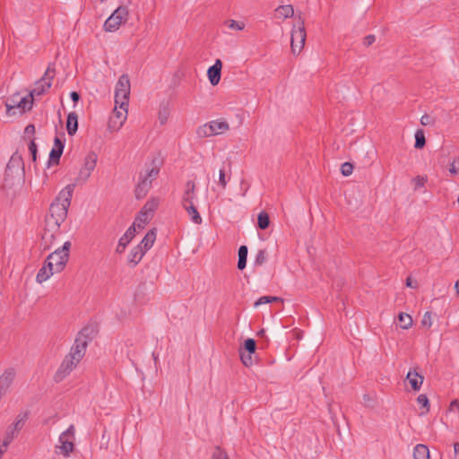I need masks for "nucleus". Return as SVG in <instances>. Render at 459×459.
Segmentation results:
<instances>
[{
    "label": "nucleus",
    "instance_id": "nucleus-33",
    "mask_svg": "<svg viewBox=\"0 0 459 459\" xmlns=\"http://www.w3.org/2000/svg\"><path fill=\"white\" fill-rule=\"evenodd\" d=\"M225 25L230 29V30H243L246 27V24L244 22H241V21H235V20H232V19H230V20H227L225 22Z\"/></svg>",
    "mask_w": 459,
    "mask_h": 459
},
{
    "label": "nucleus",
    "instance_id": "nucleus-30",
    "mask_svg": "<svg viewBox=\"0 0 459 459\" xmlns=\"http://www.w3.org/2000/svg\"><path fill=\"white\" fill-rule=\"evenodd\" d=\"M398 321L401 328L407 330L412 326L413 320L411 315L407 313H400L398 315Z\"/></svg>",
    "mask_w": 459,
    "mask_h": 459
},
{
    "label": "nucleus",
    "instance_id": "nucleus-60",
    "mask_svg": "<svg viewBox=\"0 0 459 459\" xmlns=\"http://www.w3.org/2000/svg\"><path fill=\"white\" fill-rule=\"evenodd\" d=\"M70 96L74 102H77L79 100L80 96L76 91H72Z\"/></svg>",
    "mask_w": 459,
    "mask_h": 459
},
{
    "label": "nucleus",
    "instance_id": "nucleus-47",
    "mask_svg": "<svg viewBox=\"0 0 459 459\" xmlns=\"http://www.w3.org/2000/svg\"><path fill=\"white\" fill-rule=\"evenodd\" d=\"M26 416H19L16 421L14 422V430H19L22 428L23 423L25 421Z\"/></svg>",
    "mask_w": 459,
    "mask_h": 459
},
{
    "label": "nucleus",
    "instance_id": "nucleus-5",
    "mask_svg": "<svg viewBox=\"0 0 459 459\" xmlns=\"http://www.w3.org/2000/svg\"><path fill=\"white\" fill-rule=\"evenodd\" d=\"M128 114V107L115 104L112 115L109 117L108 127L110 132H117L125 124Z\"/></svg>",
    "mask_w": 459,
    "mask_h": 459
},
{
    "label": "nucleus",
    "instance_id": "nucleus-1",
    "mask_svg": "<svg viewBox=\"0 0 459 459\" xmlns=\"http://www.w3.org/2000/svg\"><path fill=\"white\" fill-rule=\"evenodd\" d=\"M130 92L131 84L129 76L127 74H122L115 87V104H117V106L128 107Z\"/></svg>",
    "mask_w": 459,
    "mask_h": 459
},
{
    "label": "nucleus",
    "instance_id": "nucleus-63",
    "mask_svg": "<svg viewBox=\"0 0 459 459\" xmlns=\"http://www.w3.org/2000/svg\"><path fill=\"white\" fill-rule=\"evenodd\" d=\"M457 203H458V204H459V196L457 197Z\"/></svg>",
    "mask_w": 459,
    "mask_h": 459
},
{
    "label": "nucleus",
    "instance_id": "nucleus-7",
    "mask_svg": "<svg viewBox=\"0 0 459 459\" xmlns=\"http://www.w3.org/2000/svg\"><path fill=\"white\" fill-rule=\"evenodd\" d=\"M307 39V32L305 30L304 22L298 29H293L291 31L290 48L293 55H299L304 48Z\"/></svg>",
    "mask_w": 459,
    "mask_h": 459
},
{
    "label": "nucleus",
    "instance_id": "nucleus-11",
    "mask_svg": "<svg viewBox=\"0 0 459 459\" xmlns=\"http://www.w3.org/2000/svg\"><path fill=\"white\" fill-rule=\"evenodd\" d=\"M53 73L49 68L47 69L44 76L36 82L30 92V98H33L34 95L39 96L49 90L54 77Z\"/></svg>",
    "mask_w": 459,
    "mask_h": 459
},
{
    "label": "nucleus",
    "instance_id": "nucleus-40",
    "mask_svg": "<svg viewBox=\"0 0 459 459\" xmlns=\"http://www.w3.org/2000/svg\"><path fill=\"white\" fill-rule=\"evenodd\" d=\"M428 178L426 176H417L412 179L415 188H420L424 186Z\"/></svg>",
    "mask_w": 459,
    "mask_h": 459
},
{
    "label": "nucleus",
    "instance_id": "nucleus-22",
    "mask_svg": "<svg viewBox=\"0 0 459 459\" xmlns=\"http://www.w3.org/2000/svg\"><path fill=\"white\" fill-rule=\"evenodd\" d=\"M145 253L146 252L139 245H137L130 251L128 255V263L133 265L138 264Z\"/></svg>",
    "mask_w": 459,
    "mask_h": 459
},
{
    "label": "nucleus",
    "instance_id": "nucleus-58",
    "mask_svg": "<svg viewBox=\"0 0 459 459\" xmlns=\"http://www.w3.org/2000/svg\"><path fill=\"white\" fill-rule=\"evenodd\" d=\"M454 454L455 459H459V443L454 444Z\"/></svg>",
    "mask_w": 459,
    "mask_h": 459
},
{
    "label": "nucleus",
    "instance_id": "nucleus-38",
    "mask_svg": "<svg viewBox=\"0 0 459 459\" xmlns=\"http://www.w3.org/2000/svg\"><path fill=\"white\" fill-rule=\"evenodd\" d=\"M422 326L429 329L432 325V314L429 311H427L424 313L422 320H421Z\"/></svg>",
    "mask_w": 459,
    "mask_h": 459
},
{
    "label": "nucleus",
    "instance_id": "nucleus-43",
    "mask_svg": "<svg viewBox=\"0 0 459 459\" xmlns=\"http://www.w3.org/2000/svg\"><path fill=\"white\" fill-rule=\"evenodd\" d=\"M256 344L255 340L247 339L245 341V349L248 351V353H254L255 351Z\"/></svg>",
    "mask_w": 459,
    "mask_h": 459
},
{
    "label": "nucleus",
    "instance_id": "nucleus-59",
    "mask_svg": "<svg viewBox=\"0 0 459 459\" xmlns=\"http://www.w3.org/2000/svg\"><path fill=\"white\" fill-rule=\"evenodd\" d=\"M246 264H247V261L246 260H238V268L239 270H243L245 267H246Z\"/></svg>",
    "mask_w": 459,
    "mask_h": 459
},
{
    "label": "nucleus",
    "instance_id": "nucleus-56",
    "mask_svg": "<svg viewBox=\"0 0 459 459\" xmlns=\"http://www.w3.org/2000/svg\"><path fill=\"white\" fill-rule=\"evenodd\" d=\"M44 264L47 265V267H48V268L52 269V271H53V272H55V273H61L60 271H56V270H55V265H54V264H55V263H54V262H53V263H51V260L49 261L48 257L46 258V260H45Z\"/></svg>",
    "mask_w": 459,
    "mask_h": 459
},
{
    "label": "nucleus",
    "instance_id": "nucleus-29",
    "mask_svg": "<svg viewBox=\"0 0 459 459\" xmlns=\"http://www.w3.org/2000/svg\"><path fill=\"white\" fill-rule=\"evenodd\" d=\"M414 459H429V450L425 445L419 444L415 446L413 452Z\"/></svg>",
    "mask_w": 459,
    "mask_h": 459
},
{
    "label": "nucleus",
    "instance_id": "nucleus-41",
    "mask_svg": "<svg viewBox=\"0 0 459 459\" xmlns=\"http://www.w3.org/2000/svg\"><path fill=\"white\" fill-rule=\"evenodd\" d=\"M341 171L343 176H350L353 171V165L350 162H344L341 167Z\"/></svg>",
    "mask_w": 459,
    "mask_h": 459
},
{
    "label": "nucleus",
    "instance_id": "nucleus-13",
    "mask_svg": "<svg viewBox=\"0 0 459 459\" xmlns=\"http://www.w3.org/2000/svg\"><path fill=\"white\" fill-rule=\"evenodd\" d=\"M61 236L60 228H54L45 224L44 232L42 234V241L45 249H49L53 247L56 240Z\"/></svg>",
    "mask_w": 459,
    "mask_h": 459
},
{
    "label": "nucleus",
    "instance_id": "nucleus-61",
    "mask_svg": "<svg viewBox=\"0 0 459 459\" xmlns=\"http://www.w3.org/2000/svg\"><path fill=\"white\" fill-rule=\"evenodd\" d=\"M455 289L456 290L457 295H459V281L455 282Z\"/></svg>",
    "mask_w": 459,
    "mask_h": 459
},
{
    "label": "nucleus",
    "instance_id": "nucleus-12",
    "mask_svg": "<svg viewBox=\"0 0 459 459\" xmlns=\"http://www.w3.org/2000/svg\"><path fill=\"white\" fill-rule=\"evenodd\" d=\"M78 364L79 362L74 360L73 357L67 354L61 363L59 368L56 372L55 380L56 382L62 381L77 367Z\"/></svg>",
    "mask_w": 459,
    "mask_h": 459
},
{
    "label": "nucleus",
    "instance_id": "nucleus-21",
    "mask_svg": "<svg viewBox=\"0 0 459 459\" xmlns=\"http://www.w3.org/2000/svg\"><path fill=\"white\" fill-rule=\"evenodd\" d=\"M294 15V8L291 4L280 5L274 10V16L278 20H285Z\"/></svg>",
    "mask_w": 459,
    "mask_h": 459
},
{
    "label": "nucleus",
    "instance_id": "nucleus-17",
    "mask_svg": "<svg viewBox=\"0 0 459 459\" xmlns=\"http://www.w3.org/2000/svg\"><path fill=\"white\" fill-rule=\"evenodd\" d=\"M221 68L222 62L220 59H217L214 65L208 69L207 75L212 86H215L219 83L221 80Z\"/></svg>",
    "mask_w": 459,
    "mask_h": 459
},
{
    "label": "nucleus",
    "instance_id": "nucleus-20",
    "mask_svg": "<svg viewBox=\"0 0 459 459\" xmlns=\"http://www.w3.org/2000/svg\"><path fill=\"white\" fill-rule=\"evenodd\" d=\"M406 379L409 381L411 388L414 391H418L420 389L423 383V376L419 374L415 369L410 370L407 374Z\"/></svg>",
    "mask_w": 459,
    "mask_h": 459
},
{
    "label": "nucleus",
    "instance_id": "nucleus-48",
    "mask_svg": "<svg viewBox=\"0 0 459 459\" xmlns=\"http://www.w3.org/2000/svg\"><path fill=\"white\" fill-rule=\"evenodd\" d=\"M247 256V247L246 246H241L238 249V260H246Z\"/></svg>",
    "mask_w": 459,
    "mask_h": 459
},
{
    "label": "nucleus",
    "instance_id": "nucleus-25",
    "mask_svg": "<svg viewBox=\"0 0 459 459\" xmlns=\"http://www.w3.org/2000/svg\"><path fill=\"white\" fill-rule=\"evenodd\" d=\"M151 187V181L146 178H142L135 188V196L138 199L143 198Z\"/></svg>",
    "mask_w": 459,
    "mask_h": 459
},
{
    "label": "nucleus",
    "instance_id": "nucleus-53",
    "mask_svg": "<svg viewBox=\"0 0 459 459\" xmlns=\"http://www.w3.org/2000/svg\"><path fill=\"white\" fill-rule=\"evenodd\" d=\"M24 133L26 135H34L35 134V126L34 125H28L26 127H25V130H24Z\"/></svg>",
    "mask_w": 459,
    "mask_h": 459
},
{
    "label": "nucleus",
    "instance_id": "nucleus-44",
    "mask_svg": "<svg viewBox=\"0 0 459 459\" xmlns=\"http://www.w3.org/2000/svg\"><path fill=\"white\" fill-rule=\"evenodd\" d=\"M278 300V298L277 297H269V296H264L262 298H260L255 303V306L257 307L259 305H262V304H265V303H269V302H273V301H276Z\"/></svg>",
    "mask_w": 459,
    "mask_h": 459
},
{
    "label": "nucleus",
    "instance_id": "nucleus-18",
    "mask_svg": "<svg viewBox=\"0 0 459 459\" xmlns=\"http://www.w3.org/2000/svg\"><path fill=\"white\" fill-rule=\"evenodd\" d=\"M159 204H160V201L158 198H154V197L150 198L145 203V204L143 205V207L141 209V211L139 212L142 213L143 217H146L149 220H152L154 216V212L157 210Z\"/></svg>",
    "mask_w": 459,
    "mask_h": 459
},
{
    "label": "nucleus",
    "instance_id": "nucleus-32",
    "mask_svg": "<svg viewBox=\"0 0 459 459\" xmlns=\"http://www.w3.org/2000/svg\"><path fill=\"white\" fill-rule=\"evenodd\" d=\"M257 221H258V227L261 229V230H265L269 227V224H270V218H269V215L267 212H261L259 214H258V218H257Z\"/></svg>",
    "mask_w": 459,
    "mask_h": 459
},
{
    "label": "nucleus",
    "instance_id": "nucleus-9",
    "mask_svg": "<svg viewBox=\"0 0 459 459\" xmlns=\"http://www.w3.org/2000/svg\"><path fill=\"white\" fill-rule=\"evenodd\" d=\"M32 99L30 97H19V96H13L7 103H6V108L7 113L9 115H14L15 112H12V110L18 108L20 110V113L22 114L26 110H29L32 107Z\"/></svg>",
    "mask_w": 459,
    "mask_h": 459
},
{
    "label": "nucleus",
    "instance_id": "nucleus-55",
    "mask_svg": "<svg viewBox=\"0 0 459 459\" xmlns=\"http://www.w3.org/2000/svg\"><path fill=\"white\" fill-rule=\"evenodd\" d=\"M375 36L374 35H368L364 39V44L366 46H370L375 42Z\"/></svg>",
    "mask_w": 459,
    "mask_h": 459
},
{
    "label": "nucleus",
    "instance_id": "nucleus-23",
    "mask_svg": "<svg viewBox=\"0 0 459 459\" xmlns=\"http://www.w3.org/2000/svg\"><path fill=\"white\" fill-rule=\"evenodd\" d=\"M155 239H156V230L152 229L146 233V235L144 236V238H143V240L141 241L139 246L145 252H147L153 246Z\"/></svg>",
    "mask_w": 459,
    "mask_h": 459
},
{
    "label": "nucleus",
    "instance_id": "nucleus-36",
    "mask_svg": "<svg viewBox=\"0 0 459 459\" xmlns=\"http://www.w3.org/2000/svg\"><path fill=\"white\" fill-rule=\"evenodd\" d=\"M415 148L421 149L425 145V136L422 130H418L415 134Z\"/></svg>",
    "mask_w": 459,
    "mask_h": 459
},
{
    "label": "nucleus",
    "instance_id": "nucleus-39",
    "mask_svg": "<svg viewBox=\"0 0 459 459\" xmlns=\"http://www.w3.org/2000/svg\"><path fill=\"white\" fill-rule=\"evenodd\" d=\"M418 403L426 409V412L429 411V399L426 394H420L417 398Z\"/></svg>",
    "mask_w": 459,
    "mask_h": 459
},
{
    "label": "nucleus",
    "instance_id": "nucleus-37",
    "mask_svg": "<svg viewBox=\"0 0 459 459\" xmlns=\"http://www.w3.org/2000/svg\"><path fill=\"white\" fill-rule=\"evenodd\" d=\"M212 459H230V457L225 450L216 446L212 455Z\"/></svg>",
    "mask_w": 459,
    "mask_h": 459
},
{
    "label": "nucleus",
    "instance_id": "nucleus-51",
    "mask_svg": "<svg viewBox=\"0 0 459 459\" xmlns=\"http://www.w3.org/2000/svg\"><path fill=\"white\" fill-rule=\"evenodd\" d=\"M219 184L221 186L222 188H225L227 186V181L225 179V172L224 169H222L220 170Z\"/></svg>",
    "mask_w": 459,
    "mask_h": 459
},
{
    "label": "nucleus",
    "instance_id": "nucleus-15",
    "mask_svg": "<svg viewBox=\"0 0 459 459\" xmlns=\"http://www.w3.org/2000/svg\"><path fill=\"white\" fill-rule=\"evenodd\" d=\"M74 190V185L70 184L65 186L58 194L57 197L54 202L59 203L63 205H65L67 207L71 204V200L73 197Z\"/></svg>",
    "mask_w": 459,
    "mask_h": 459
},
{
    "label": "nucleus",
    "instance_id": "nucleus-2",
    "mask_svg": "<svg viewBox=\"0 0 459 459\" xmlns=\"http://www.w3.org/2000/svg\"><path fill=\"white\" fill-rule=\"evenodd\" d=\"M68 208L59 203L54 202L49 208V214L46 218L48 226H53L57 229L65 221L67 217Z\"/></svg>",
    "mask_w": 459,
    "mask_h": 459
},
{
    "label": "nucleus",
    "instance_id": "nucleus-28",
    "mask_svg": "<svg viewBox=\"0 0 459 459\" xmlns=\"http://www.w3.org/2000/svg\"><path fill=\"white\" fill-rule=\"evenodd\" d=\"M183 208L186 211L187 214L189 215L191 221L194 223H195L197 225L202 224L203 219H202L200 213L198 212L196 207L195 206V204L183 206Z\"/></svg>",
    "mask_w": 459,
    "mask_h": 459
},
{
    "label": "nucleus",
    "instance_id": "nucleus-46",
    "mask_svg": "<svg viewBox=\"0 0 459 459\" xmlns=\"http://www.w3.org/2000/svg\"><path fill=\"white\" fill-rule=\"evenodd\" d=\"M449 172L453 175L459 173V160H454L449 165Z\"/></svg>",
    "mask_w": 459,
    "mask_h": 459
},
{
    "label": "nucleus",
    "instance_id": "nucleus-8",
    "mask_svg": "<svg viewBox=\"0 0 459 459\" xmlns=\"http://www.w3.org/2000/svg\"><path fill=\"white\" fill-rule=\"evenodd\" d=\"M74 427L71 425L59 437L60 446L57 448L65 456H68L74 448Z\"/></svg>",
    "mask_w": 459,
    "mask_h": 459
},
{
    "label": "nucleus",
    "instance_id": "nucleus-52",
    "mask_svg": "<svg viewBox=\"0 0 459 459\" xmlns=\"http://www.w3.org/2000/svg\"><path fill=\"white\" fill-rule=\"evenodd\" d=\"M54 148L55 149H58L59 148L60 150H62V152L64 151V143L57 136L55 138V141H54Z\"/></svg>",
    "mask_w": 459,
    "mask_h": 459
},
{
    "label": "nucleus",
    "instance_id": "nucleus-19",
    "mask_svg": "<svg viewBox=\"0 0 459 459\" xmlns=\"http://www.w3.org/2000/svg\"><path fill=\"white\" fill-rule=\"evenodd\" d=\"M159 204H160V201L158 198H154V197L150 198L145 203V204L143 205V207L141 209V211L139 212L142 213L143 217H146L149 220H152L154 216V212L157 210Z\"/></svg>",
    "mask_w": 459,
    "mask_h": 459
},
{
    "label": "nucleus",
    "instance_id": "nucleus-31",
    "mask_svg": "<svg viewBox=\"0 0 459 459\" xmlns=\"http://www.w3.org/2000/svg\"><path fill=\"white\" fill-rule=\"evenodd\" d=\"M150 221L151 220L146 217H143L142 213L139 212L132 227H135V230L139 232L143 230Z\"/></svg>",
    "mask_w": 459,
    "mask_h": 459
},
{
    "label": "nucleus",
    "instance_id": "nucleus-54",
    "mask_svg": "<svg viewBox=\"0 0 459 459\" xmlns=\"http://www.w3.org/2000/svg\"><path fill=\"white\" fill-rule=\"evenodd\" d=\"M9 443H10V439H6L3 442L2 445H0V457L6 451Z\"/></svg>",
    "mask_w": 459,
    "mask_h": 459
},
{
    "label": "nucleus",
    "instance_id": "nucleus-62",
    "mask_svg": "<svg viewBox=\"0 0 459 459\" xmlns=\"http://www.w3.org/2000/svg\"><path fill=\"white\" fill-rule=\"evenodd\" d=\"M459 403L456 400L453 401L451 403H450V407H453V406H458Z\"/></svg>",
    "mask_w": 459,
    "mask_h": 459
},
{
    "label": "nucleus",
    "instance_id": "nucleus-49",
    "mask_svg": "<svg viewBox=\"0 0 459 459\" xmlns=\"http://www.w3.org/2000/svg\"><path fill=\"white\" fill-rule=\"evenodd\" d=\"M250 354L251 353H248L247 355H246L245 353L240 354L241 360L243 364L246 366H249L252 364V358Z\"/></svg>",
    "mask_w": 459,
    "mask_h": 459
},
{
    "label": "nucleus",
    "instance_id": "nucleus-16",
    "mask_svg": "<svg viewBox=\"0 0 459 459\" xmlns=\"http://www.w3.org/2000/svg\"><path fill=\"white\" fill-rule=\"evenodd\" d=\"M195 184L194 181H187L185 186V191L182 195L181 204L182 206L195 204L194 201L195 199Z\"/></svg>",
    "mask_w": 459,
    "mask_h": 459
},
{
    "label": "nucleus",
    "instance_id": "nucleus-4",
    "mask_svg": "<svg viewBox=\"0 0 459 459\" xmlns=\"http://www.w3.org/2000/svg\"><path fill=\"white\" fill-rule=\"evenodd\" d=\"M71 248V242L65 241L61 248L56 249L50 255H48V258L51 263H55V270L62 272L69 259V253Z\"/></svg>",
    "mask_w": 459,
    "mask_h": 459
},
{
    "label": "nucleus",
    "instance_id": "nucleus-14",
    "mask_svg": "<svg viewBox=\"0 0 459 459\" xmlns=\"http://www.w3.org/2000/svg\"><path fill=\"white\" fill-rule=\"evenodd\" d=\"M87 350V341L84 337H78L68 353L74 360L80 363Z\"/></svg>",
    "mask_w": 459,
    "mask_h": 459
},
{
    "label": "nucleus",
    "instance_id": "nucleus-45",
    "mask_svg": "<svg viewBox=\"0 0 459 459\" xmlns=\"http://www.w3.org/2000/svg\"><path fill=\"white\" fill-rule=\"evenodd\" d=\"M29 151L31 154L33 161H36V155H37V145L35 143L34 139H31L29 143Z\"/></svg>",
    "mask_w": 459,
    "mask_h": 459
},
{
    "label": "nucleus",
    "instance_id": "nucleus-3",
    "mask_svg": "<svg viewBox=\"0 0 459 459\" xmlns=\"http://www.w3.org/2000/svg\"><path fill=\"white\" fill-rule=\"evenodd\" d=\"M128 9L126 6L117 7L113 13L106 20L104 30L113 32L117 30L120 26L126 22L128 19Z\"/></svg>",
    "mask_w": 459,
    "mask_h": 459
},
{
    "label": "nucleus",
    "instance_id": "nucleus-35",
    "mask_svg": "<svg viewBox=\"0 0 459 459\" xmlns=\"http://www.w3.org/2000/svg\"><path fill=\"white\" fill-rule=\"evenodd\" d=\"M62 153H63L62 150H60L59 148L55 149L53 147V149L51 150L50 154H49V160H48L49 165H51V164L57 165L59 163V160H60Z\"/></svg>",
    "mask_w": 459,
    "mask_h": 459
},
{
    "label": "nucleus",
    "instance_id": "nucleus-57",
    "mask_svg": "<svg viewBox=\"0 0 459 459\" xmlns=\"http://www.w3.org/2000/svg\"><path fill=\"white\" fill-rule=\"evenodd\" d=\"M406 286L409 288H417V283H413L411 277L406 279Z\"/></svg>",
    "mask_w": 459,
    "mask_h": 459
},
{
    "label": "nucleus",
    "instance_id": "nucleus-42",
    "mask_svg": "<svg viewBox=\"0 0 459 459\" xmlns=\"http://www.w3.org/2000/svg\"><path fill=\"white\" fill-rule=\"evenodd\" d=\"M267 259V255L265 250H259L255 256V264L258 265L263 264Z\"/></svg>",
    "mask_w": 459,
    "mask_h": 459
},
{
    "label": "nucleus",
    "instance_id": "nucleus-50",
    "mask_svg": "<svg viewBox=\"0 0 459 459\" xmlns=\"http://www.w3.org/2000/svg\"><path fill=\"white\" fill-rule=\"evenodd\" d=\"M127 246H128V245H126V243H125L124 241H122L121 239H119V240H118V244H117V247H116V252H117V254H122V253H124Z\"/></svg>",
    "mask_w": 459,
    "mask_h": 459
},
{
    "label": "nucleus",
    "instance_id": "nucleus-10",
    "mask_svg": "<svg viewBox=\"0 0 459 459\" xmlns=\"http://www.w3.org/2000/svg\"><path fill=\"white\" fill-rule=\"evenodd\" d=\"M96 164H97L96 153H94V152L88 153L84 159L83 165L79 171V176H78L77 180L86 181L90 178L91 172L94 170Z\"/></svg>",
    "mask_w": 459,
    "mask_h": 459
},
{
    "label": "nucleus",
    "instance_id": "nucleus-6",
    "mask_svg": "<svg viewBox=\"0 0 459 459\" xmlns=\"http://www.w3.org/2000/svg\"><path fill=\"white\" fill-rule=\"evenodd\" d=\"M230 128L224 120H212L198 129V134L204 137L217 135L225 133Z\"/></svg>",
    "mask_w": 459,
    "mask_h": 459
},
{
    "label": "nucleus",
    "instance_id": "nucleus-34",
    "mask_svg": "<svg viewBox=\"0 0 459 459\" xmlns=\"http://www.w3.org/2000/svg\"><path fill=\"white\" fill-rule=\"evenodd\" d=\"M136 233H138V231L135 230V227L131 226L127 229L126 233L119 239H121L122 241L126 243V245H128L135 237Z\"/></svg>",
    "mask_w": 459,
    "mask_h": 459
},
{
    "label": "nucleus",
    "instance_id": "nucleus-27",
    "mask_svg": "<svg viewBox=\"0 0 459 459\" xmlns=\"http://www.w3.org/2000/svg\"><path fill=\"white\" fill-rule=\"evenodd\" d=\"M160 172V162L153 161L152 168H148L144 174L141 175V178H146L147 181H151L156 178Z\"/></svg>",
    "mask_w": 459,
    "mask_h": 459
},
{
    "label": "nucleus",
    "instance_id": "nucleus-26",
    "mask_svg": "<svg viewBox=\"0 0 459 459\" xmlns=\"http://www.w3.org/2000/svg\"><path fill=\"white\" fill-rule=\"evenodd\" d=\"M55 273H56L53 272L52 269L47 267V265L43 264L42 267L39 270L36 275V281L38 283H43Z\"/></svg>",
    "mask_w": 459,
    "mask_h": 459
},
{
    "label": "nucleus",
    "instance_id": "nucleus-24",
    "mask_svg": "<svg viewBox=\"0 0 459 459\" xmlns=\"http://www.w3.org/2000/svg\"><path fill=\"white\" fill-rule=\"evenodd\" d=\"M78 129V117L76 113L71 112L67 116L66 130L70 135H74Z\"/></svg>",
    "mask_w": 459,
    "mask_h": 459
}]
</instances>
